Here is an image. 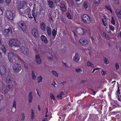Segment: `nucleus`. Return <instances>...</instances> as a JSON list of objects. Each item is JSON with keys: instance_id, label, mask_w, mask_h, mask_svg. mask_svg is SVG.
Listing matches in <instances>:
<instances>
[{"instance_id": "nucleus-1", "label": "nucleus", "mask_w": 121, "mask_h": 121, "mask_svg": "<svg viewBox=\"0 0 121 121\" xmlns=\"http://www.w3.org/2000/svg\"><path fill=\"white\" fill-rule=\"evenodd\" d=\"M21 42L16 39H10L9 43V44L10 46L15 47H19L21 46Z\"/></svg>"}, {"instance_id": "nucleus-60", "label": "nucleus", "mask_w": 121, "mask_h": 121, "mask_svg": "<svg viewBox=\"0 0 121 121\" xmlns=\"http://www.w3.org/2000/svg\"><path fill=\"white\" fill-rule=\"evenodd\" d=\"M43 121H48L47 118H44L43 119Z\"/></svg>"}, {"instance_id": "nucleus-59", "label": "nucleus", "mask_w": 121, "mask_h": 121, "mask_svg": "<svg viewBox=\"0 0 121 121\" xmlns=\"http://www.w3.org/2000/svg\"><path fill=\"white\" fill-rule=\"evenodd\" d=\"M24 66L25 68L26 69H27V66L26 65V63H25V64L24 63Z\"/></svg>"}, {"instance_id": "nucleus-48", "label": "nucleus", "mask_w": 121, "mask_h": 121, "mask_svg": "<svg viewBox=\"0 0 121 121\" xmlns=\"http://www.w3.org/2000/svg\"><path fill=\"white\" fill-rule=\"evenodd\" d=\"M111 1L114 2L115 3L117 4H119L118 0H110Z\"/></svg>"}, {"instance_id": "nucleus-11", "label": "nucleus", "mask_w": 121, "mask_h": 121, "mask_svg": "<svg viewBox=\"0 0 121 121\" xmlns=\"http://www.w3.org/2000/svg\"><path fill=\"white\" fill-rule=\"evenodd\" d=\"M31 34L35 37L39 36V33L37 30L36 29H33L31 31Z\"/></svg>"}, {"instance_id": "nucleus-20", "label": "nucleus", "mask_w": 121, "mask_h": 121, "mask_svg": "<svg viewBox=\"0 0 121 121\" xmlns=\"http://www.w3.org/2000/svg\"><path fill=\"white\" fill-rule=\"evenodd\" d=\"M60 9L62 12H65L66 11V8L65 7V4L61 2L60 3Z\"/></svg>"}, {"instance_id": "nucleus-57", "label": "nucleus", "mask_w": 121, "mask_h": 121, "mask_svg": "<svg viewBox=\"0 0 121 121\" xmlns=\"http://www.w3.org/2000/svg\"><path fill=\"white\" fill-rule=\"evenodd\" d=\"M6 2L7 3L9 4L11 1V0H6Z\"/></svg>"}, {"instance_id": "nucleus-51", "label": "nucleus", "mask_w": 121, "mask_h": 121, "mask_svg": "<svg viewBox=\"0 0 121 121\" xmlns=\"http://www.w3.org/2000/svg\"><path fill=\"white\" fill-rule=\"evenodd\" d=\"M105 7L106 9H108V10H109V11H110L111 12H112V10L110 7L107 6H105Z\"/></svg>"}, {"instance_id": "nucleus-62", "label": "nucleus", "mask_w": 121, "mask_h": 121, "mask_svg": "<svg viewBox=\"0 0 121 121\" xmlns=\"http://www.w3.org/2000/svg\"><path fill=\"white\" fill-rule=\"evenodd\" d=\"M2 99L3 98L1 96H0V103L1 102Z\"/></svg>"}, {"instance_id": "nucleus-18", "label": "nucleus", "mask_w": 121, "mask_h": 121, "mask_svg": "<svg viewBox=\"0 0 121 121\" xmlns=\"http://www.w3.org/2000/svg\"><path fill=\"white\" fill-rule=\"evenodd\" d=\"M42 40L45 44H47L48 43V41L47 37L44 35H42L41 37Z\"/></svg>"}, {"instance_id": "nucleus-5", "label": "nucleus", "mask_w": 121, "mask_h": 121, "mask_svg": "<svg viewBox=\"0 0 121 121\" xmlns=\"http://www.w3.org/2000/svg\"><path fill=\"white\" fill-rule=\"evenodd\" d=\"M5 89L4 87L2 91L5 94V95L6 96V94L8 92V91L11 92L12 91V86L10 85L7 86Z\"/></svg>"}, {"instance_id": "nucleus-7", "label": "nucleus", "mask_w": 121, "mask_h": 121, "mask_svg": "<svg viewBox=\"0 0 121 121\" xmlns=\"http://www.w3.org/2000/svg\"><path fill=\"white\" fill-rule=\"evenodd\" d=\"M18 25L21 28L23 31L26 30V27L23 21H20L17 23Z\"/></svg>"}, {"instance_id": "nucleus-40", "label": "nucleus", "mask_w": 121, "mask_h": 121, "mask_svg": "<svg viewBox=\"0 0 121 121\" xmlns=\"http://www.w3.org/2000/svg\"><path fill=\"white\" fill-rule=\"evenodd\" d=\"M115 66L117 70L119 68V65L118 63L116 62L115 63Z\"/></svg>"}, {"instance_id": "nucleus-22", "label": "nucleus", "mask_w": 121, "mask_h": 121, "mask_svg": "<svg viewBox=\"0 0 121 121\" xmlns=\"http://www.w3.org/2000/svg\"><path fill=\"white\" fill-rule=\"evenodd\" d=\"M65 96V94L63 92H62L58 95L57 96V98L60 100L62 98H63Z\"/></svg>"}, {"instance_id": "nucleus-39", "label": "nucleus", "mask_w": 121, "mask_h": 121, "mask_svg": "<svg viewBox=\"0 0 121 121\" xmlns=\"http://www.w3.org/2000/svg\"><path fill=\"white\" fill-rule=\"evenodd\" d=\"M75 71L78 73H81L82 71V70L81 69L77 68L75 69Z\"/></svg>"}, {"instance_id": "nucleus-10", "label": "nucleus", "mask_w": 121, "mask_h": 121, "mask_svg": "<svg viewBox=\"0 0 121 121\" xmlns=\"http://www.w3.org/2000/svg\"><path fill=\"white\" fill-rule=\"evenodd\" d=\"M6 71V69L4 66H0V73L1 75H4Z\"/></svg>"}, {"instance_id": "nucleus-54", "label": "nucleus", "mask_w": 121, "mask_h": 121, "mask_svg": "<svg viewBox=\"0 0 121 121\" xmlns=\"http://www.w3.org/2000/svg\"><path fill=\"white\" fill-rule=\"evenodd\" d=\"M28 17L29 18H33V17L31 16V15L30 14H28Z\"/></svg>"}, {"instance_id": "nucleus-30", "label": "nucleus", "mask_w": 121, "mask_h": 121, "mask_svg": "<svg viewBox=\"0 0 121 121\" xmlns=\"http://www.w3.org/2000/svg\"><path fill=\"white\" fill-rule=\"evenodd\" d=\"M31 75L33 79L35 80L36 79V77L34 71H31Z\"/></svg>"}, {"instance_id": "nucleus-8", "label": "nucleus", "mask_w": 121, "mask_h": 121, "mask_svg": "<svg viewBox=\"0 0 121 121\" xmlns=\"http://www.w3.org/2000/svg\"><path fill=\"white\" fill-rule=\"evenodd\" d=\"M12 80L10 76H7L4 80V82L7 84H9L12 83Z\"/></svg>"}, {"instance_id": "nucleus-58", "label": "nucleus", "mask_w": 121, "mask_h": 121, "mask_svg": "<svg viewBox=\"0 0 121 121\" xmlns=\"http://www.w3.org/2000/svg\"><path fill=\"white\" fill-rule=\"evenodd\" d=\"M105 38L107 40H109V38L107 35H106V36H105Z\"/></svg>"}, {"instance_id": "nucleus-41", "label": "nucleus", "mask_w": 121, "mask_h": 121, "mask_svg": "<svg viewBox=\"0 0 121 121\" xmlns=\"http://www.w3.org/2000/svg\"><path fill=\"white\" fill-rule=\"evenodd\" d=\"M21 116H22V118H21V119L22 121H23L25 117V115L24 113H22L21 114Z\"/></svg>"}, {"instance_id": "nucleus-63", "label": "nucleus", "mask_w": 121, "mask_h": 121, "mask_svg": "<svg viewBox=\"0 0 121 121\" xmlns=\"http://www.w3.org/2000/svg\"><path fill=\"white\" fill-rule=\"evenodd\" d=\"M103 35L104 36V37L105 36H106V33L105 32H104L103 33Z\"/></svg>"}, {"instance_id": "nucleus-29", "label": "nucleus", "mask_w": 121, "mask_h": 121, "mask_svg": "<svg viewBox=\"0 0 121 121\" xmlns=\"http://www.w3.org/2000/svg\"><path fill=\"white\" fill-rule=\"evenodd\" d=\"M51 72L52 74L55 77H58V74L56 71L54 70H52Z\"/></svg>"}, {"instance_id": "nucleus-13", "label": "nucleus", "mask_w": 121, "mask_h": 121, "mask_svg": "<svg viewBox=\"0 0 121 121\" xmlns=\"http://www.w3.org/2000/svg\"><path fill=\"white\" fill-rule=\"evenodd\" d=\"M79 42L83 45H87L88 42L87 40L83 38L80 39L79 40Z\"/></svg>"}, {"instance_id": "nucleus-2", "label": "nucleus", "mask_w": 121, "mask_h": 121, "mask_svg": "<svg viewBox=\"0 0 121 121\" xmlns=\"http://www.w3.org/2000/svg\"><path fill=\"white\" fill-rule=\"evenodd\" d=\"M12 67L13 71L15 73H19L21 69V65L18 63L13 64Z\"/></svg>"}, {"instance_id": "nucleus-4", "label": "nucleus", "mask_w": 121, "mask_h": 121, "mask_svg": "<svg viewBox=\"0 0 121 121\" xmlns=\"http://www.w3.org/2000/svg\"><path fill=\"white\" fill-rule=\"evenodd\" d=\"M20 49L21 52L23 54L26 55L29 54V50L26 46H21L20 47Z\"/></svg>"}, {"instance_id": "nucleus-28", "label": "nucleus", "mask_w": 121, "mask_h": 121, "mask_svg": "<svg viewBox=\"0 0 121 121\" xmlns=\"http://www.w3.org/2000/svg\"><path fill=\"white\" fill-rule=\"evenodd\" d=\"M107 19L106 18H104V19H102L103 24L104 26H106L107 24Z\"/></svg>"}, {"instance_id": "nucleus-45", "label": "nucleus", "mask_w": 121, "mask_h": 121, "mask_svg": "<svg viewBox=\"0 0 121 121\" xmlns=\"http://www.w3.org/2000/svg\"><path fill=\"white\" fill-rule=\"evenodd\" d=\"M49 20L50 23L52 22V18L51 15L49 16Z\"/></svg>"}, {"instance_id": "nucleus-21", "label": "nucleus", "mask_w": 121, "mask_h": 121, "mask_svg": "<svg viewBox=\"0 0 121 121\" xmlns=\"http://www.w3.org/2000/svg\"><path fill=\"white\" fill-rule=\"evenodd\" d=\"M33 98L32 93L31 92H30L28 95V99L30 103L32 102Z\"/></svg>"}, {"instance_id": "nucleus-42", "label": "nucleus", "mask_w": 121, "mask_h": 121, "mask_svg": "<svg viewBox=\"0 0 121 121\" xmlns=\"http://www.w3.org/2000/svg\"><path fill=\"white\" fill-rule=\"evenodd\" d=\"M25 13V12L24 11L22 12H19L20 15L22 16H24Z\"/></svg>"}, {"instance_id": "nucleus-49", "label": "nucleus", "mask_w": 121, "mask_h": 121, "mask_svg": "<svg viewBox=\"0 0 121 121\" xmlns=\"http://www.w3.org/2000/svg\"><path fill=\"white\" fill-rule=\"evenodd\" d=\"M32 16L34 18L36 17L37 16V14L36 13H33Z\"/></svg>"}, {"instance_id": "nucleus-6", "label": "nucleus", "mask_w": 121, "mask_h": 121, "mask_svg": "<svg viewBox=\"0 0 121 121\" xmlns=\"http://www.w3.org/2000/svg\"><path fill=\"white\" fill-rule=\"evenodd\" d=\"M82 19L83 22L85 23L89 24L91 22L90 17L87 14L83 15L82 16Z\"/></svg>"}, {"instance_id": "nucleus-25", "label": "nucleus", "mask_w": 121, "mask_h": 121, "mask_svg": "<svg viewBox=\"0 0 121 121\" xmlns=\"http://www.w3.org/2000/svg\"><path fill=\"white\" fill-rule=\"evenodd\" d=\"M40 26L41 28L43 30H45L46 27L45 25L43 22L41 23L40 24Z\"/></svg>"}, {"instance_id": "nucleus-14", "label": "nucleus", "mask_w": 121, "mask_h": 121, "mask_svg": "<svg viewBox=\"0 0 121 121\" xmlns=\"http://www.w3.org/2000/svg\"><path fill=\"white\" fill-rule=\"evenodd\" d=\"M80 59V56L78 53L75 54L74 56L73 57V60L76 62H78Z\"/></svg>"}, {"instance_id": "nucleus-12", "label": "nucleus", "mask_w": 121, "mask_h": 121, "mask_svg": "<svg viewBox=\"0 0 121 121\" xmlns=\"http://www.w3.org/2000/svg\"><path fill=\"white\" fill-rule=\"evenodd\" d=\"M117 83L118 84V90L117 91L116 95L117 97V98L118 100L121 101V96L120 95L119 87V86L118 82H117Z\"/></svg>"}, {"instance_id": "nucleus-26", "label": "nucleus", "mask_w": 121, "mask_h": 121, "mask_svg": "<svg viewBox=\"0 0 121 121\" xmlns=\"http://www.w3.org/2000/svg\"><path fill=\"white\" fill-rule=\"evenodd\" d=\"M24 2H20L17 6L18 8L19 9H20L22 8L23 7L24 5Z\"/></svg>"}, {"instance_id": "nucleus-64", "label": "nucleus", "mask_w": 121, "mask_h": 121, "mask_svg": "<svg viewBox=\"0 0 121 121\" xmlns=\"http://www.w3.org/2000/svg\"><path fill=\"white\" fill-rule=\"evenodd\" d=\"M64 64L66 66V67H68V65H67L66 64V63H64Z\"/></svg>"}, {"instance_id": "nucleus-56", "label": "nucleus", "mask_w": 121, "mask_h": 121, "mask_svg": "<svg viewBox=\"0 0 121 121\" xmlns=\"http://www.w3.org/2000/svg\"><path fill=\"white\" fill-rule=\"evenodd\" d=\"M53 0L56 3H57L59 2L60 1V0Z\"/></svg>"}, {"instance_id": "nucleus-36", "label": "nucleus", "mask_w": 121, "mask_h": 121, "mask_svg": "<svg viewBox=\"0 0 121 121\" xmlns=\"http://www.w3.org/2000/svg\"><path fill=\"white\" fill-rule=\"evenodd\" d=\"M57 31L55 29H53L52 31V34L54 37H55L57 34Z\"/></svg>"}, {"instance_id": "nucleus-24", "label": "nucleus", "mask_w": 121, "mask_h": 121, "mask_svg": "<svg viewBox=\"0 0 121 121\" xmlns=\"http://www.w3.org/2000/svg\"><path fill=\"white\" fill-rule=\"evenodd\" d=\"M47 30L48 34L49 36L51 35H52V32L51 29L49 26H47L46 27Z\"/></svg>"}, {"instance_id": "nucleus-27", "label": "nucleus", "mask_w": 121, "mask_h": 121, "mask_svg": "<svg viewBox=\"0 0 121 121\" xmlns=\"http://www.w3.org/2000/svg\"><path fill=\"white\" fill-rule=\"evenodd\" d=\"M66 17L69 19H72L73 17L69 13H66Z\"/></svg>"}, {"instance_id": "nucleus-43", "label": "nucleus", "mask_w": 121, "mask_h": 121, "mask_svg": "<svg viewBox=\"0 0 121 121\" xmlns=\"http://www.w3.org/2000/svg\"><path fill=\"white\" fill-rule=\"evenodd\" d=\"M2 50L4 52H5L6 51V48L4 45L2 46L1 48Z\"/></svg>"}, {"instance_id": "nucleus-34", "label": "nucleus", "mask_w": 121, "mask_h": 121, "mask_svg": "<svg viewBox=\"0 0 121 121\" xmlns=\"http://www.w3.org/2000/svg\"><path fill=\"white\" fill-rule=\"evenodd\" d=\"M43 79L42 77L41 76H40L38 77V83H40L42 81Z\"/></svg>"}, {"instance_id": "nucleus-19", "label": "nucleus", "mask_w": 121, "mask_h": 121, "mask_svg": "<svg viewBox=\"0 0 121 121\" xmlns=\"http://www.w3.org/2000/svg\"><path fill=\"white\" fill-rule=\"evenodd\" d=\"M115 12L117 17L118 18L121 19V11L119 9H117Z\"/></svg>"}, {"instance_id": "nucleus-9", "label": "nucleus", "mask_w": 121, "mask_h": 121, "mask_svg": "<svg viewBox=\"0 0 121 121\" xmlns=\"http://www.w3.org/2000/svg\"><path fill=\"white\" fill-rule=\"evenodd\" d=\"M6 13L7 17L9 20H12L13 19V15L12 12L7 11L6 12Z\"/></svg>"}, {"instance_id": "nucleus-52", "label": "nucleus", "mask_w": 121, "mask_h": 121, "mask_svg": "<svg viewBox=\"0 0 121 121\" xmlns=\"http://www.w3.org/2000/svg\"><path fill=\"white\" fill-rule=\"evenodd\" d=\"M74 21L77 23H79V19L78 18L76 19H75L74 20Z\"/></svg>"}, {"instance_id": "nucleus-53", "label": "nucleus", "mask_w": 121, "mask_h": 121, "mask_svg": "<svg viewBox=\"0 0 121 121\" xmlns=\"http://www.w3.org/2000/svg\"><path fill=\"white\" fill-rule=\"evenodd\" d=\"M52 85L55 88L56 87L55 85H57L56 84V82L54 81L53 82Z\"/></svg>"}, {"instance_id": "nucleus-37", "label": "nucleus", "mask_w": 121, "mask_h": 121, "mask_svg": "<svg viewBox=\"0 0 121 121\" xmlns=\"http://www.w3.org/2000/svg\"><path fill=\"white\" fill-rule=\"evenodd\" d=\"M111 20L112 23L113 25H115V22L114 17L112 16L111 17Z\"/></svg>"}, {"instance_id": "nucleus-61", "label": "nucleus", "mask_w": 121, "mask_h": 121, "mask_svg": "<svg viewBox=\"0 0 121 121\" xmlns=\"http://www.w3.org/2000/svg\"><path fill=\"white\" fill-rule=\"evenodd\" d=\"M3 13V12L2 9L0 8V15L2 14Z\"/></svg>"}, {"instance_id": "nucleus-38", "label": "nucleus", "mask_w": 121, "mask_h": 121, "mask_svg": "<svg viewBox=\"0 0 121 121\" xmlns=\"http://www.w3.org/2000/svg\"><path fill=\"white\" fill-rule=\"evenodd\" d=\"M104 62L107 64H108L109 63L108 60L105 57H104Z\"/></svg>"}, {"instance_id": "nucleus-55", "label": "nucleus", "mask_w": 121, "mask_h": 121, "mask_svg": "<svg viewBox=\"0 0 121 121\" xmlns=\"http://www.w3.org/2000/svg\"><path fill=\"white\" fill-rule=\"evenodd\" d=\"M48 60L49 61H51L52 60V57H48Z\"/></svg>"}, {"instance_id": "nucleus-16", "label": "nucleus", "mask_w": 121, "mask_h": 121, "mask_svg": "<svg viewBox=\"0 0 121 121\" xmlns=\"http://www.w3.org/2000/svg\"><path fill=\"white\" fill-rule=\"evenodd\" d=\"M48 4L49 6L51 9L53 8L54 7V2L51 0H47Z\"/></svg>"}, {"instance_id": "nucleus-47", "label": "nucleus", "mask_w": 121, "mask_h": 121, "mask_svg": "<svg viewBox=\"0 0 121 121\" xmlns=\"http://www.w3.org/2000/svg\"><path fill=\"white\" fill-rule=\"evenodd\" d=\"M106 73V72L105 71H104L102 69V71L101 72V73L103 75H105Z\"/></svg>"}, {"instance_id": "nucleus-44", "label": "nucleus", "mask_w": 121, "mask_h": 121, "mask_svg": "<svg viewBox=\"0 0 121 121\" xmlns=\"http://www.w3.org/2000/svg\"><path fill=\"white\" fill-rule=\"evenodd\" d=\"M94 3L95 4H98L100 2V0H93Z\"/></svg>"}, {"instance_id": "nucleus-17", "label": "nucleus", "mask_w": 121, "mask_h": 121, "mask_svg": "<svg viewBox=\"0 0 121 121\" xmlns=\"http://www.w3.org/2000/svg\"><path fill=\"white\" fill-rule=\"evenodd\" d=\"M4 32L7 34H11L13 32V30L12 28L10 27L8 29H5L4 30Z\"/></svg>"}, {"instance_id": "nucleus-23", "label": "nucleus", "mask_w": 121, "mask_h": 121, "mask_svg": "<svg viewBox=\"0 0 121 121\" xmlns=\"http://www.w3.org/2000/svg\"><path fill=\"white\" fill-rule=\"evenodd\" d=\"M35 60L39 64L41 63V60L38 55H36L35 56Z\"/></svg>"}, {"instance_id": "nucleus-31", "label": "nucleus", "mask_w": 121, "mask_h": 121, "mask_svg": "<svg viewBox=\"0 0 121 121\" xmlns=\"http://www.w3.org/2000/svg\"><path fill=\"white\" fill-rule=\"evenodd\" d=\"M87 65L89 66H90L92 68L94 67V65L91 62L89 61H88L87 62Z\"/></svg>"}, {"instance_id": "nucleus-46", "label": "nucleus", "mask_w": 121, "mask_h": 121, "mask_svg": "<svg viewBox=\"0 0 121 121\" xmlns=\"http://www.w3.org/2000/svg\"><path fill=\"white\" fill-rule=\"evenodd\" d=\"M109 29L113 31L114 30V27L110 25H109Z\"/></svg>"}, {"instance_id": "nucleus-3", "label": "nucleus", "mask_w": 121, "mask_h": 121, "mask_svg": "<svg viewBox=\"0 0 121 121\" xmlns=\"http://www.w3.org/2000/svg\"><path fill=\"white\" fill-rule=\"evenodd\" d=\"M16 55L13 52H11L8 54V58L10 61L14 63L16 61Z\"/></svg>"}, {"instance_id": "nucleus-15", "label": "nucleus", "mask_w": 121, "mask_h": 121, "mask_svg": "<svg viewBox=\"0 0 121 121\" xmlns=\"http://www.w3.org/2000/svg\"><path fill=\"white\" fill-rule=\"evenodd\" d=\"M77 32L78 34L83 35L84 34L85 32L83 29L81 28H78L77 29Z\"/></svg>"}, {"instance_id": "nucleus-35", "label": "nucleus", "mask_w": 121, "mask_h": 121, "mask_svg": "<svg viewBox=\"0 0 121 121\" xmlns=\"http://www.w3.org/2000/svg\"><path fill=\"white\" fill-rule=\"evenodd\" d=\"M31 119H33L35 118V116L34 113L33 112V110H31Z\"/></svg>"}, {"instance_id": "nucleus-33", "label": "nucleus", "mask_w": 121, "mask_h": 121, "mask_svg": "<svg viewBox=\"0 0 121 121\" xmlns=\"http://www.w3.org/2000/svg\"><path fill=\"white\" fill-rule=\"evenodd\" d=\"M13 108H14V109L15 111L16 108V103L15 100L13 101V103L12 109H13Z\"/></svg>"}, {"instance_id": "nucleus-50", "label": "nucleus", "mask_w": 121, "mask_h": 121, "mask_svg": "<svg viewBox=\"0 0 121 121\" xmlns=\"http://www.w3.org/2000/svg\"><path fill=\"white\" fill-rule=\"evenodd\" d=\"M50 97H51V99H52L53 100H55V97L53 94H52V93H51L50 94Z\"/></svg>"}, {"instance_id": "nucleus-32", "label": "nucleus", "mask_w": 121, "mask_h": 121, "mask_svg": "<svg viewBox=\"0 0 121 121\" xmlns=\"http://www.w3.org/2000/svg\"><path fill=\"white\" fill-rule=\"evenodd\" d=\"M83 5L84 6V8H85L86 9L87 8L88 6V3L87 1H86L84 2Z\"/></svg>"}]
</instances>
